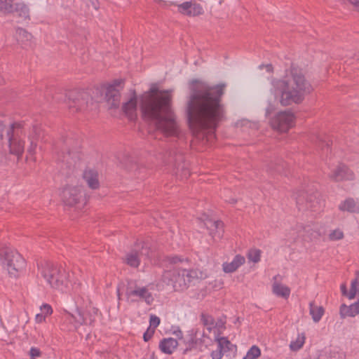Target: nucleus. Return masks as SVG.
I'll return each instance as SVG.
<instances>
[{
	"mask_svg": "<svg viewBox=\"0 0 359 359\" xmlns=\"http://www.w3.org/2000/svg\"><path fill=\"white\" fill-rule=\"evenodd\" d=\"M224 86L222 84L210 87L198 80L190 83L191 93L187 106L188 123L194 141L202 145L213 142L215 128L224 118L220 98Z\"/></svg>",
	"mask_w": 359,
	"mask_h": 359,
	"instance_id": "1",
	"label": "nucleus"
},
{
	"mask_svg": "<svg viewBox=\"0 0 359 359\" xmlns=\"http://www.w3.org/2000/svg\"><path fill=\"white\" fill-rule=\"evenodd\" d=\"M172 90H159L152 87L141 101V110L145 120L151 121L156 130L165 136L180 135V129L171 108Z\"/></svg>",
	"mask_w": 359,
	"mask_h": 359,
	"instance_id": "2",
	"label": "nucleus"
},
{
	"mask_svg": "<svg viewBox=\"0 0 359 359\" xmlns=\"http://www.w3.org/2000/svg\"><path fill=\"white\" fill-rule=\"evenodd\" d=\"M273 86L276 88V93L280 94L279 101L283 106L299 103L313 90L310 83L301 74H293L292 79L287 81H277Z\"/></svg>",
	"mask_w": 359,
	"mask_h": 359,
	"instance_id": "3",
	"label": "nucleus"
},
{
	"mask_svg": "<svg viewBox=\"0 0 359 359\" xmlns=\"http://www.w3.org/2000/svg\"><path fill=\"white\" fill-rule=\"evenodd\" d=\"M41 277L51 288L65 292L68 286V278L65 270L53 263L46 262L39 266Z\"/></svg>",
	"mask_w": 359,
	"mask_h": 359,
	"instance_id": "4",
	"label": "nucleus"
},
{
	"mask_svg": "<svg viewBox=\"0 0 359 359\" xmlns=\"http://www.w3.org/2000/svg\"><path fill=\"white\" fill-rule=\"evenodd\" d=\"M198 278V273L195 270L182 269L173 268L165 271L163 274V281L167 285L172 286L175 290H184L189 285Z\"/></svg>",
	"mask_w": 359,
	"mask_h": 359,
	"instance_id": "5",
	"label": "nucleus"
},
{
	"mask_svg": "<svg viewBox=\"0 0 359 359\" xmlns=\"http://www.w3.org/2000/svg\"><path fill=\"white\" fill-rule=\"evenodd\" d=\"M0 257L2 264L12 277H18L25 267V260L15 250L6 248L4 250V255L0 252Z\"/></svg>",
	"mask_w": 359,
	"mask_h": 359,
	"instance_id": "6",
	"label": "nucleus"
},
{
	"mask_svg": "<svg viewBox=\"0 0 359 359\" xmlns=\"http://www.w3.org/2000/svg\"><path fill=\"white\" fill-rule=\"evenodd\" d=\"M322 229L320 224L310 223L306 226L298 224L296 229H292L287 235L289 242H295L297 237L301 236L304 241H309L316 239L322 235Z\"/></svg>",
	"mask_w": 359,
	"mask_h": 359,
	"instance_id": "7",
	"label": "nucleus"
},
{
	"mask_svg": "<svg viewBox=\"0 0 359 359\" xmlns=\"http://www.w3.org/2000/svg\"><path fill=\"white\" fill-rule=\"evenodd\" d=\"M24 128L21 123H15L6 130L10 152L18 156L22 155L25 149V143L21 139L24 134Z\"/></svg>",
	"mask_w": 359,
	"mask_h": 359,
	"instance_id": "8",
	"label": "nucleus"
},
{
	"mask_svg": "<svg viewBox=\"0 0 359 359\" xmlns=\"http://www.w3.org/2000/svg\"><path fill=\"white\" fill-rule=\"evenodd\" d=\"M126 300L129 303L144 302L151 305L154 301V295L147 286H139L128 284L126 290Z\"/></svg>",
	"mask_w": 359,
	"mask_h": 359,
	"instance_id": "9",
	"label": "nucleus"
},
{
	"mask_svg": "<svg viewBox=\"0 0 359 359\" xmlns=\"http://www.w3.org/2000/svg\"><path fill=\"white\" fill-rule=\"evenodd\" d=\"M320 194L315 193L309 195L308 194L301 191L296 196V203L299 210H311L317 211L323 205V201L320 199Z\"/></svg>",
	"mask_w": 359,
	"mask_h": 359,
	"instance_id": "10",
	"label": "nucleus"
},
{
	"mask_svg": "<svg viewBox=\"0 0 359 359\" xmlns=\"http://www.w3.org/2000/svg\"><path fill=\"white\" fill-rule=\"evenodd\" d=\"M294 116L290 111L278 113L271 120L272 128L280 133L287 132L294 126Z\"/></svg>",
	"mask_w": 359,
	"mask_h": 359,
	"instance_id": "11",
	"label": "nucleus"
},
{
	"mask_svg": "<svg viewBox=\"0 0 359 359\" xmlns=\"http://www.w3.org/2000/svg\"><path fill=\"white\" fill-rule=\"evenodd\" d=\"M60 195L66 205L73 206L79 203L86 202L81 188L79 187L67 186L63 189Z\"/></svg>",
	"mask_w": 359,
	"mask_h": 359,
	"instance_id": "12",
	"label": "nucleus"
},
{
	"mask_svg": "<svg viewBox=\"0 0 359 359\" xmlns=\"http://www.w3.org/2000/svg\"><path fill=\"white\" fill-rule=\"evenodd\" d=\"M123 88V80L116 79L106 88L105 97L114 107L118 105L120 101V91Z\"/></svg>",
	"mask_w": 359,
	"mask_h": 359,
	"instance_id": "13",
	"label": "nucleus"
},
{
	"mask_svg": "<svg viewBox=\"0 0 359 359\" xmlns=\"http://www.w3.org/2000/svg\"><path fill=\"white\" fill-rule=\"evenodd\" d=\"M98 310L97 309H92L88 311V314L89 318L86 316V313L79 309H77L76 314L70 315L69 320L74 323V327L77 328L81 325H91L95 320Z\"/></svg>",
	"mask_w": 359,
	"mask_h": 359,
	"instance_id": "14",
	"label": "nucleus"
},
{
	"mask_svg": "<svg viewBox=\"0 0 359 359\" xmlns=\"http://www.w3.org/2000/svg\"><path fill=\"white\" fill-rule=\"evenodd\" d=\"M201 219L203 225L208 229L210 235L214 241L219 240L222 237L224 224L221 221L213 219L205 214L203 215Z\"/></svg>",
	"mask_w": 359,
	"mask_h": 359,
	"instance_id": "15",
	"label": "nucleus"
},
{
	"mask_svg": "<svg viewBox=\"0 0 359 359\" xmlns=\"http://www.w3.org/2000/svg\"><path fill=\"white\" fill-rule=\"evenodd\" d=\"M330 168L329 177L333 181L341 182L354 179L353 172L344 163H340L337 166Z\"/></svg>",
	"mask_w": 359,
	"mask_h": 359,
	"instance_id": "16",
	"label": "nucleus"
},
{
	"mask_svg": "<svg viewBox=\"0 0 359 359\" xmlns=\"http://www.w3.org/2000/svg\"><path fill=\"white\" fill-rule=\"evenodd\" d=\"M145 257L149 258V250L147 248L142 247V250H139V246L127 253L125 257V262L132 267H137L140 263V260Z\"/></svg>",
	"mask_w": 359,
	"mask_h": 359,
	"instance_id": "17",
	"label": "nucleus"
},
{
	"mask_svg": "<svg viewBox=\"0 0 359 359\" xmlns=\"http://www.w3.org/2000/svg\"><path fill=\"white\" fill-rule=\"evenodd\" d=\"M178 10L181 13L190 16L199 15L203 13V8L199 4H192L189 1L179 5Z\"/></svg>",
	"mask_w": 359,
	"mask_h": 359,
	"instance_id": "18",
	"label": "nucleus"
},
{
	"mask_svg": "<svg viewBox=\"0 0 359 359\" xmlns=\"http://www.w3.org/2000/svg\"><path fill=\"white\" fill-rule=\"evenodd\" d=\"M88 98V95L86 93H82L76 98L69 97V100H72L69 104V108H75L76 111H81L89 108L88 102L86 100Z\"/></svg>",
	"mask_w": 359,
	"mask_h": 359,
	"instance_id": "19",
	"label": "nucleus"
},
{
	"mask_svg": "<svg viewBox=\"0 0 359 359\" xmlns=\"http://www.w3.org/2000/svg\"><path fill=\"white\" fill-rule=\"evenodd\" d=\"M83 177L88 186L92 189H96L100 186L98 173L93 169H87L84 171Z\"/></svg>",
	"mask_w": 359,
	"mask_h": 359,
	"instance_id": "20",
	"label": "nucleus"
},
{
	"mask_svg": "<svg viewBox=\"0 0 359 359\" xmlns=\"http://www.w3.org/2000/svg\"><path fill=\"white\" fill-rule=\"evenodd\" d=\"M245 257L241 255L234 257L231 262H224L222 264L223 271L225 273H233L245 263Z\"/></svg>",
	"mask_w": 359,
	"mask_h": 359,
	"instance_id": "21",
	"label": "nucleus"
},
{
	"mask_svg": "<svg viewBox=\"0 0 359 359\" xmlns=\"http://www.w3.org/2000/svg\"><path fill=\"white\" fill-rule=\"evenodd\" d=\"M339 209L351 213H359V201L352 198H346L339 204Z\"/></svg>",
	"mask_w": 359,
	"mask_h": 359,
	"instance_id": "22",
	"label": "nucleus"
},
{
	"mask_svg": "<svg viewBox=\"0 0 359 359\" xmlns=\"http://www.w3.org/2000/svg\"><path fill=\"white\" fill-rule=\"evenodd\" d=\"M178 342L176 339L169 337L163 339L159 343L160 350L165 354H172L177 348Z\"/></svg>",
	"mask_w": 359,
	"mask_h": 359,
	"instance_id": "23",
	"label": "nucleus"
},
{
	"mask_svg": "<svg viewBox=\"0 0 359 359\" xmlns=\"http://www.w3.org/2000/svg\"><path fill=\"white\" fill-rule=\"evenodd\" d=\"M339 313L341 318H345L348 316H355L359 313V301L351 304L348 306L345 304H342L340 306Z\"/></svg>",
	"mask_w": 359,
	"mask_h": 359,
	"instance_id": "24",
	"label": "nucleus"
},
{
	"mask_svg": "<svg viewBox=\"0 0 359 359\" xmlns=\"http://www.w3.org/2000/svg\"><path fill=\"white\" fill-rule=\"evenodd\" d=\"M123 110L126 116L129 117L130 120H133L136 116L137 110V100L136 98L132 97L123 106Z\"/></svg>",
	"mask_w": 359,
	"mask_h": 359,
	"instance_id": "25",
	"label": "nucleus"
},
{
	"mask_svg": "<svg viewBox=\"0 0 359 359\" xmlns=\"http://www.w3.org/2000/svg\"><path fill=\"white\" fill-rule=\"evenodd\" d=\"M41 130L39 126H34L32 128V133L29 135V140L30 141V147L28 149V153L33 154L36 147V140L41 136Z\"/></svg>",
	"mask_w": 359,
	"mask_h": 359,
	"instance_id": "26",
	"label": "nucleus"
},
{
	"mask_svg": "<svg viewBox=\"0 0 359 359\" xmlns=\"http://www.w3.org/2000/svg\"><path fill=\"white\" fill-rule=\"evenodd\" d=\"M309 313L313 320L318 323L324 314V309L323 306H316L313 302H311L309 303Z\"/></svg>",
	"mask_w": 359,
	"mask_h": 359,
	"instance_id": "27",
	"label": "nucleus"
},
{
	"mask_svg": "<svg viewBox=\"0 0 359 359\" xmlns=\"http://www.w3.org/2000/svg\"><path fill=\"white\" fill-rule=\"evenodd\" d=\"M273 292L283 298H287L290 294V290L288 287L280 283H274L273 285Z\"/></svg>",
	"mask_w": 359,
	"mask_h": 359,
	"instance_id": "28",
	"label": "nucleus"
},
{
	"mask_svg": "<svg viewBox=\"0 0 359 359\" xmlns=\"http://www.w3.org/2000/svg\"><path fill=\"white\" fill-rule=\"evenodd\" d=\"M215 341L217 342V349L222 352L226 353L232 349L233 344L226 338L217 337Z\"/></svg>",
	"mask_w": 359,
	"mask_h": 359,
	"instance_id": "29",
	"label": "nucleus"
},
{
	"mask_svg": "<svg viewBox=\"0 0 359 359\" xmlns=\"http://www.w3.org/2000/svg\"><path fill=\"white\" fill-rule=\"evenodd\" d=\"M305 339L306 338L304 333L298 334L296 339L290 342V349L294 351L299 350L304 344Z\"/></svg>",
	"mask_w": 359,
	"mask_h": 359,
	"instance_id": "30",
	"label": "nucleus"
},
{
	"mask_svg": "<svg viewBox=\"0 0 359 359\" xmlns=\"http://www.w3.org/2000/svg\"><path fill=\"white\" fill-rule=\"evenodd\" d=\"M19 17L24 19L29 18V11L27 6L23 4H15L14 6V11Z\"/></svg>",
	"mask_w": 359,
	"mask_h": 359,
	"instance_id": "31",
	"label": "nucleus"
},
{
	"mask_svg": "<svg viewBox=\"0 0 359 359\" xmlns=\"http://www.w3.org/2000/svg\"><path fill=\"white\" fill-rule=\"evenodd\" d=\"M14 0H0V12L11 13L14 11Z\"/></svg>",
	"mask_w": 359,
	"mask_h": 359,
	"instance_id": "32",
	"label": "nucleus"
},
{
	"mask_svg": "<svg viewBox=\"0 0 359 359\" xmlns=\"http://www.w3.org/2000/svg\"><path fill=\"white\" fill-rule=\"evenodd\" d=\"M31 37L26 30L22 28H18L15 32V38L18 42L25 43Z\"/></svg>",
	"mask_w": 359,
	"mask_h": 359,
	"instance_id": "33",
	"label": "nucleus"
},
{
	"mask_svg": "<svg viewBox=\"0 0 359 359\" xmlns=\"http://www.w3.org/2000/svg\"><path fill=\"white\" fill-rule=\"evenodd\" d=\"M261 355L259 348L255 345L252 346L248 351L243 359H257Z\"/></svg>",
	"mask_w": 359,
	"mask_h": 359,
	"instance_id": "34",
	"label": "nucleus"
},
{
	"mask_svg": "<svg viewBox=\"0 0 359 359\" xmlns=\"http://www.w3.org/2000/svg\"><path fill=\"white\" fill-rule=\"evenodd\" d=\"M329 239L332 241L341 240L344 238V232L340 229H335L330 231L328 235Z\"/></svg>",
	"mask_w": 359,
	"mask_h": 359,
	"instance_id": "35",
	"label": "nucleus"
},
{
	"mask_svg": "<svg viewBox=\"0 0 359 359\" xmlns=\"http://www.w3.org/2000/svg\"><path fill=\"white\" fill-rule=\"evenodd\" d=\"M201 321L204 325L207 327V329L209 331L213 327L214 325V319L212 316L203 313L201 315Z\"/></svg>",
	"mask_w": 359,
	"mask_h": 359,
	"instance_id": "36",
	"label": "nucleus"
},
{
	"mask_svg": "<svg viewBox=\"0 0 359 359\" xmlns=\"http://www.w3.org/2000/svg\"><path fill=\"white\" fill-rule=\"evenodd\" d=\"M250 261L257 263L260 259V251L259 250H251L248 255Z\"/></svg>",
	"mask_w": 359,
	"mask_h": 359,
	"instance_id": "37",
	"label": "nucleus"
},
{
	"mask_svg": "<svg viewBox=\"0 0 359 359\" xmlns=\"http://www.w3.org/2000/svg\"><path fill=\"white\" fill-rule=\"evenodd\" d=\"M149 324L150 326L152 327L154 329L157 327L160 324V318L156 316L151 315L149 319Z\"/></svg>",
	"mask_w": 359,
	"mask_h": 359,
	"instance_id": "38",
	"label": "nucleus"
},
{
	"mask_svg": "<svg viewBox=\"0 0 359 359\" xmlns=\"http://www.w3.org/2000/svg\"><path fill=\"white\" fill-rule=\"evenodd\" d=\"M41 313H43L45 316L52 313L53 310L49 304H44L41 306Z\"/></svg>",
	"mask_w": 359,
	"mask_h": 359,
	"instance_id": "39",
	"label": "nucleus"
},
{
	"mask_svg": "<svg viewBox=\"0 0 359 359\" xmlns=\"http://www.w3.org/2000/svg\"><path fill=\"white\" fill-rule=\"evenodd\" d=\"M196 341L194 337H192L189 341H188L186 344L187 347L184 351V353H187L188 351H191L192 348L195 347Z\"/></svg>",
	"mask_w": 359,
	"mask_h": 359,
	"instance_id": "40",
	"label": "nucleus"
},
{
	"mask_svg": "<svg viewBox=\"0 0 359 359\" xmlns=\"http://www.w3.org/2000/svg\"><path fill=\"white\" fill-rule=\"evenodd\" d=\"M314 359H333L332 355L330 352L322 351L319 353L318 357Z\"/></svg>",
	"mask_w": 359,
	"mask_h": 359,
	"instance_id": "41",
	"label": "nucleus"
},
{
	"mask_svg": "<svg viewBox=\"0 0 359 359\" xmlns=\"http://www.w3.org/2000/svg\"><path fill=\"white\" fill-rule=\"evenodd\" d=\"M29 355L34 359L36 357H39L41 355V351L38 348L32 347L29 350Z\"/></svg>",
	"mask_w": 359,
	"mask_h": 359,
	"instance_id": "42",
	"label": "nucleus"
},
{
	"mask_svg": "<svg viewBox=\"0 0 359 359\" xmlns=\"http://www.w3.org/2000/svg\"><path fill=\"white\" fill-rule=\"evenodd\" d=\"M224 352H222V351H220L219 349H217L215 351H213L212 353H211V357H212V359H222L223 355H224Z\"/></svg>",
	"mask_w": 359,
	"mask_h": 359,
	"instance_id": "43",
	"label": "nucleus"
},
{
	"mask_svg": "<svg viewBox=\"0 0 359 359\" xmlns=\"http://www.w3.org/2000/svg\"><path fill=\"white\" fill-rule=\"evenodd\" d=\"M317 140L318 142L316 144H318V147H321L322 148H323L324 147H329V142L327 140H325L323 137H318Z\"/></svg>",
	"mask_w": 359,
	"mask_h": 359,
	"instance_id": "44",
	"label": "nucleus"
},
{
	"mask_svg": "<svg viewBox=\"0 0 359 359\" xmlns=\"http://www.w3.org/2000/svg\"><path fill=\"white\" fill-rule=\"evenodd\" d=\"M241 126H249L250 128L257 129L258 128V125L257 123H251L248 120H243L241 122Z\"/></svg>",
	"mask_w": 359,
	"mask_h": 359,
	"instance_id": "45",
	"label": "nucleus"
},
{
	"mask_svg": "<svg viewBox=\"0 0 359 359\" xmlns=\"http://www.w3.org/2000/svg\"><path fill=\"white\" fill-rule=\"evenodd\" d=\"M350 290L354 291L355 292H358V291L359 290V282L358 281L357 279L352 280Z\"/></svg>",
	"mask_w": 359,
	"mask_h": 359,
	"instance_id": "46",
	"label": "nucleus"
},
{
	"mask_svg": "<svg viewBox=\"0 0 359 359\" xmlns=\"http://www.w3.org/2000/svg\"><path fill=\"white\" fill-rule=\"evenodd\" d=\"M332 355L333 359H346V355L344 352H330Z\"/></svg>",
	"mask_w": 359,
	"mask_h": 359,
	"instance_id": "47",
	"label": "nucleus"
},
{
	"mask_svg": "<svg viewBox=\"0 0 359 359\" xmlns=\"http://www.w3.org/2000/svg\"><path fill=\"white\" fill-rule=\"evenodd\" d=\"M154 330H147L146 332L144 333L143 338L145 341H148L154 334Z\"/></svg>",
	"mask_w": 359,
	"mask_h": 359,
	"instance_id": "48",
	"label": "nucleus"
},
{
	"mask_svg": "<svg viewBox=\"0 0 359 359\" xmlns=\"http://www.w3.org/2000/svg\"><path fill=\"white\" fill-rule=\"evenodd\" d=\"M347 1L354 7L355 10L359 11V0H347Z\"/></svg>",
	"mask_w": 359,
	"mask_h": 359,
	"instance_id": "49",
	"label": "nucleus"
},
{
	"mask_svg": "<svg viewBox=\"0 0 359 359\" xmlns=\"http://www.w3.org/2000/svg\"><path fill=\"white\" fill-rule=\"evenodd\" d=\"M46 316L43 313H38L36 315L35 320L37 323H42L45 320Z\"/></svg>",
	"mask_w": 359,
	"mask_h": 359,
	"instance_id": "50",
	"label": "nucleus"
},
{
	"mask_svg": "<svg viewBox=\"0 0 359 359\" xmlns=\"http://www.w3.org/2000/svg\"><path fill=\"white\" fill-rule=\"evenodd\" d=\"M173 333L179 339H182L183 337L182 332L180 330V328H177L176 330H175Z\"/></svg>",
	"mask_w": 359,
	"mask_h": 359,
	"instance_id": "51",
	"label": "nucleus"
},
{
	"mask_svg": "<svg viewBox=\"0 0 359 359\" xmlns=\"http://www.w3.org/2000/svg\"><path fill=\"white\" fill-rule=\"evenodd\" d=\"M274 109V107L269 104L267 108L266 109V115L268 116L270 113H271Z\"/></svg>",
	"mask_w": 359,
	"mask_h": 359,
	"instance_id": "52",
	"label": "nucleus"
},
{
	"mask_svg": "<svg viewBox=\"0 0 359 359\" xmlns=\"http://www.w3.org/2000/svg\"><path fill=\"white\" fill-rule=\"evenodd\" d=\"M356 294H357V292L350 290L349 292H348L346 296H347L349 299H353L355 298Z\"/></svg>",
	"mask_w": 359,
	"mask_h": 359,
	"instance_id": "53",
	"label": "nucleus"
},
{
	"mask_svg": "<svg viewBox=\"0 0 359 359\" xmlns=\"http://www.w3.org/2000/svg\"><path fill=\"white\" fill-rule=\"evenodd\" d=\"M182 262V259L178 257H170V262L173 264H176L177 262Z\"/></svg>",
	"mask_w": 359,
	"mask_h": 359,
	"instance_id": "54",
	"label": "nucleus"
},
{
	"mask_svg": "<svg viewBox=\"0 0 359 359\" xmlns=\"http://www.w3.org/2000/svg\"><path fill=\"white\" fill-rule=\"evenodd\" d=\"M4 131V126L0 122V140L3 137V133Z\"/></svg>",
	"mask_w": 359,
	"mask_h": 359,
	"instance_id": "55",
	"label": "nucleus"
},
{
	"mask_svg": "<svg viewBox=\"0 0 359 359\" xmlns=\"http://www.w3.org/2000/svg\"><path fill=\"white\" fill-rule=\"evenodd\" d=\"M341 292L344 295H346L347 294V290H346V285H341Z\"/></svg>",
	"mask_w": 359,
	"mask_h": 359,
	"instance_id": "56",
	"label": "nucleus"
},
{
	"mask_svg": "<svg viewBox=\"0 0 359 359\" xmlns=\"http://www.w3.org/2000/svg\"><path fill=\"white\" fill-rule=\"evenodd\" d=\"M94 309V308H93V307H89V308H88L86 310L83 311V313H86V316L87 318H89V315L88 314V311H90V309Z\"/></svg>",
	"mask_w": 359,
	"mask_h": 359,
	"instance_id": "57",
	"label": "nucleus"
},
{
	"mask_svg": "<svg viewBox=\"0 0 359 359\" xmlns=\"http://www.w3.org/2000/svg\"><path fill=\"white\" fill-rule=\"evenodd\" d=\"M266 71L270 72L272 70V66L271 65H267L266 66Z\"/></svg>",
	"mask_w": 359,
	"mask_h": 359,
	"instance_id": "58",
	"label": "nucleus"
},
{
	"mask_svg": "<svg viewBox=\"0 0 359 359\" xmlns=\"http://www.w3.org/2000/svg\"><path fill=\"white\" fill-rule=\"evenodd\" d=\"M274 169L276 170V172H280V168L279 166H276V168H274Z\"/></svg>",
	"mask_w": 359,
	"mask_h": 359,
	"instance_id": "59",
	"label": "nucleus"
},
{
	"mask_svg": "<svg viewBox=\"0 0 359 359\" xmlns=\"http://www.w3.org/2000/svg\"><path fill=\"white\" fill-rule=\"evenodd\" d=\"M228 201H229V203H236V200H235V199H233V198L229 199Z\"/></svg>",
	"mask_w": 359,
	"mask_h": 359,
	"instance_id": "60",
	"label": "nucleus"
},
{
	"mask_svg": "<svg viewBox=\"0 0 359 359\" xmlns=\"http://www.w3.org/2000/svg\"><path fill=\"white\" fill-rule=\"evenodd\" d=\"M117 295H118V299H120L119 289H117Z\"/></svg>",
	"mask_w": 359,
	"mask_h": 359,
	"instance_id": "61",
	"label": "nucleus"
},
{
	"mask_svg": "<svg viewBox=\"0 0 359 359\" xmlns=\"http://www.w3.org/2000/svg\"><path fill=\"white\" fill-rule=\"evenodd\" d=\"M3 82V79L2 77L0 76V84Z\"/></svg>",
	"mask_w": 359,
	"mask_h": 359,
	"instance_id": "62",
	"label": "nucleus"
}]
</instances>
